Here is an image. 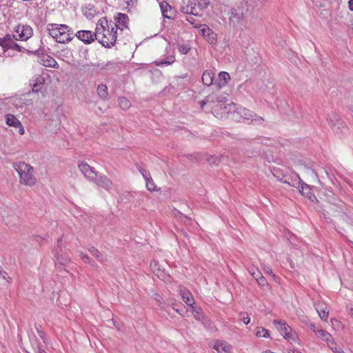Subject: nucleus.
Listing matches in <instances>:
<instances>
[{
	"instance_id": "obj_24",
	"label": "nucleus",
	"mask_w": 353,
	"mask_h": 353,
	"mask_svg": "<svg viewBox=\"0 0 353 353\" xmlns=\"http://www.w3.org/2000/svg\"><path fill=\"white\" fill-rule=\"evenodd\" d=\"M41 63L46 67H50L53 68H59V64L57 61L50 57V56H44L41 59Z\"/></svg>"
},
{
	"instance_id": "obj_32",
	"label": "nucleus",
	"mask_w": 353,
	"mask_h": 353,
	"mask_svg": "<svg viewBox=\"0 0 353 353\" xmlns=\"http://www.w3.org/2000/svg\"><path fill=\"white\" fill-rule=\"evenodd\" d=\"M248 270L255 280L262 275L260 270L253 265L248 267Z\"/></svg>"
},
{
	"instance_id": "obj_10",
	"label": "nucleus",
	"mask_w": 353,
	"mask_h": 353,
	"mask_svg": "<svg viewBox=\"0 0 353 353\" xmlns=\"http://www.w3.org/2000/svg\"><path fill=\"white\" fill-rule=\"evenodd\" d=\"M78 168L88 180L94 181V180L97 179L99 173L87 163L81 162L79 163Z\"/></svg>"
},
{
	"instance_id": "obj_31",
	"label": "nucleus",
	"mask_w": 353,
	"mask_h": 353,
	"mask_svg": "<svg viewBox=\"0 0 353 353\" xmlns=\"http://www.w3.org/2000/svg\"><path fill=\"white\" fill-rule=\"evenodd\" d=\"M192 309V314L196 320H201L203 319V312L201 307L194 306L192 305V306H190Z\"/></svg>"
},
{
	"instance_id": "obj_17",
	"label": "nucleus",
	"mask_w": 353,
	"mask_h": 353,
	"mask_svg": "<svg viewBox=\"0 0 353 353\" xmlns=\"http://www.w3.org/2000/svg\"><path fill=\"white\" fill-rule=\"evenodd\" d=\"M159 6L161 8V11L162 15L164 18L172 19L174 15L173 8L170 4L166 1H162L159 3Z\"/></svg>"
},
{
	"instance_id": "obj_62",
	"label": "nucleus",
	"mask_w": 353,
	"mask_h": 353,
	"mask_svg": "<svg viewBox=\"0 0 353 353\" xmlns=\"http://www.w3.org/2000/svg\"><path fill=\"white\" fill-rule=\"evenodd\" d=\"M61 239H59L58 241H57V243H58V245L60 246L61 245Z\"/></svg>"
},
{
	"instance_id": "obj_54",
	"label": "nucleus",
	"mask_w": 353,
	"mask_h": 353,
	"mask_svg": "<svg viewBox=\"0 0 353 353\" xmlns=\"http://www.w3.org/2000/svg\"><path fill=\"white\" fill-rule=\"evenodd\" d=\"M309 327L310 328V330L314 332L316 334V332L317 331H319L320 329H321V327H316L314 323H310L309 325Z\"/></svg>"
},
{
	"instance_id": "obj_23",
	"label": "nucleus",
	"mask_w": 353,
	"mask_h": 353,
	"mask_svg": "<svg viewBox=\"0 0 353 353\" xmlns=\"http://www.w3.org/2000/svg\"><path fill=\"white\" fill-rule=\"evenodd\" d=\"M299 190L300 192V193L307 197V198H309V199H312L313 196H314V194H312V190H311V187L307 185V183H305V182H303L302 181V183L300 184L299 185Z\"/></svg>"
},
{
	"instance_id": "obj_52",
	"label": "nucleus",
	"mask_w": 353,
	"mask_h": 353,
	"mask_svg": "<svg viewBox=\"0 0 353 353\" xmlns=\"http://www.w3.org/2000/svg\"><path fill=\"white\" fill-rule=\"evenodd\" d=\"M71 52H70V50L68 48H65V49H63L60 52H59V54L60 56H62V57H68V55L69 54H70Z\"/></svg>"
},
{
	"instance_id": "obj_3",
	"label": "nucleus",
	"mask_w": 353,
	"mask_h": 353,
	"mask_svg": "<svg viewBox=\"0 0 353 353\" xmlns=\"http://www.w3.org/2000/svg\"><path fill=\"white\" fill-rule=\"evenodd\" d=\"M49 34L58 43H65L73 38L72 29L65 24L49 23L47 26Z\"/></svg>"
},
{
	"instance_id": "obj_30",
	"label": "nucleus",
	"mask_w": 353,
	"mask_h": 353,
	"mask_svg": "<svg viewBox=\"0 0 353 353\" xmlns=\"http://www.w3.org/2000/svg\"><path fill=\"white\" fill-rule=\"evenodd\" d=\"M97 94L99 97L105 99L108 96V87L104 84H100L97 87Z\"/></svg>"
},
{
	"instance_id": "obj_21",
	"label": "nucleus",
	"mask_w": 353,
	"mask_h": 353,
	"mask_svg": "<svg viewBox=\"0 0 353 353\" xmlns=\"http://www.w3.org/2000/svg\"><path fill=\"white\" fill-rule=\"evenodd\" d=\"M214 72L213 70H207L203 72L202 75V82L204 85L210 86L212 84L214 79Z\"/></svg>"
},
{
	"instance_id": "obj_37",
	"label": "nucleus",
	"mask_w": 353,
	"mask_h": 353,
	"mask_svg": "<svg viewBox=\"0 0 353 353\" xmlns=\"http://www.w3.org/2000/svg\"><path fill=\"white\" fill-rule=\"evenodd\" d=\"M328 345L334 353H344L342 349L338 347L337 344L334 342V339H332V341H330V343H328Z\"/></svg>"
},
{
	"instance_id": "obj_53",
	"label": "nucleus",
	"mask_w": 353,
	"mask_h": 353,
	"mask_svg": "<svg viewBox=\"0 0 353 353\" xmlns=\"http://www.w3.org/2000/svg\"><path fill=\"white\" fill-rule=\"evenodd\" d=\"M35 353H47L44 349H43L39 344L34 347Z\"/></svg>"
},
{
	"instance_id": "obj_11",
	"label": "nucleus",
	"mask_w": 353,
	"mask_h": 353,
	"mask_svg": "<svg viewBox=\"0 0 353 353\" xmlns=\"http://www.w3.org/2000/svg\"><path fill=\"white\" fill-rule=\"evenodd\" d=\"M74 36L85 44H90L97 40L96 31L93 32L90 30H79Z\"/></svg>"
},
{
	"instance_id": "obj_43",
	"label": "nucleus",
	"mask_w": 353,
	"mask_h": 353,
	"mask_svg": "<svg viewBox=\"0 0 353 353\" xmlns=\"http://www.w3.org/2000/svg\"><path fill=\"white\" fill-rule=\"evenodd\" d=\"M139 171L142 174L144 179H148L150 178V176H151L150 172L144 168L139 167Z\"/></svg>"
},
{
	"instance_id": "obj_59",
	"label": "nucleus",
	"mask_w": 353,
	"mask_h": 353,
	"mask_svg": "<svg viewBox=\"0 0 353 353\" xmlns=\"http://www.w3.org/2000/svg\"><path fill=\"white\" fill-rule=\"evenodd\" d=\"M348 4H349V9L351 11H353V0H350L348 2Z\"/></svg>"
},
{
	"instance_id": "obj_38",
	"label": "nucleus",
	"mask_w": 353,
	"mask_h": 353,
	"mask_svg": "<svg viewBox=\"0 0 353 353\" xmlns=\"http://www.w3.org/2000/svg\"><path fill=\"white\" fill-rule=\"evenodd\" d=\"M145 181L147 189L149 191L152 192V191H154L156 190V185H155L152 179L151 178V176H150V178L148 179H145Z\"/></svg>"
},
{
	"instance_id": "obj_26",
	"label": "nucleus",
	"mask_w": 353,
	"mask_h": 353,
	"mask_svg": "<svg viewBox=\"0 0 353 353\" xmlns=\"http://www.w3.org/2000/svg\"><path fill=\"white\" fill-rule=\"evenodd\" d=\"M316 336L327 344L332 341L334 339L330 333L323 329H320L319 331L316 332Z\"/></svg>"
},
{
	"instance_id": "obj_9",
	"label": "nucleus",
	"mask_w": 353,
	"mask_h": 353,
	"mask_svg": "<svg viewBox=\"0 0 353 353\" xmlns=\"http://www.w3.org/2000/svg\"><path fill=\"white\" fill-rule=\"evenodd\" d=\"M273 323L274 326L276 327L279 333L288 340L294 339V334L292 332V328L289 326L286 323L279 321L274 320Z\"/></svg>"
},
{
	"instance_id": "obj_39",
	"label": "nucleus",
	"mask_w": 353,
	"mask_h": 353,
	"mask_svg": "<svg viewBox=\"0 0 353 353\" xmlns=\"http://www.w3.org/2000/svg\"><path fill=\"white\" fill-rule=\"evenodd\" d=\"M178 50L181 54H186L190 52V48L188 45L181 44L178 46Z\"/></svg>"
},
{
	"instance_id": "obj_44",
	"label": "nucleus",
	"mask_w": 353,
	"mask_h": 353,
	"mask_svg": "<svg viewBox=\"0 0 353 353\" xmlns=\"http://www.w3.org/2000/svg\"><path fill=\"white\" fill-rule=\"evenodd\" d=\"M79 256L84 261L85 263H91V259L89 256L82 251L78 252Z\"/></svg>"
},
{
	"instance_id": "obj_15",
	"label": "nucleus",
	"mask_w": 353,
	"mask_h": 353,
	"mask_svg": "<svg viewBox=\"0 0 353 353\" xmlns=\"http://www.w3.org/2000/svg\"><path fill=\"white\" fill-rule=\"evenodd\" d=\"M114 19L116 21V23L114 24L116 30L117 29L123 30L124 28H128L129 17L127 14L121 12L117 13V16L114 17Z\"/></svg>"
},
{
	"instance_id": "obj_33",
	"label": "nucleus",
	"mask_w": 353,
	"mask_h": 353,
	"mask_svg": "<svg viewBox=\"0 0 353 353\" xmlns=\"http://www.w3.org/2000/svg\"><path fill=\"white\" fill-rule=\"evenodd\" d=\"M118 102L119 106L123 110L128 109L131 105L130 101L125 97L119 98Z\"/></svg>"
},
{
	"instance_id": "obj_7",
	"label": "nucleus",
	"mask_w": 353,
	"mask_h": 353,
	"mask_svg": "<svg viewBox=\"0 0 353 353\" xmlns=\"http://www.w3.org/2000/svg\"><path fill=\"white\" fill-rule=\"evenodd\" d=\"M33 35L32 27L28 24L19 23L14 28L13 37L26 41Z\"/></svg>"
},
{
	"instance_id": "obj_42",
	"label": "nucleus",
	"mask_w": 353,
	"mask_h": 353,
	"mask_svg": "<svg viewBox=\"0 0 353 353\" xmlns=\"http://www.w3.org/2000/svg\"><path fill=\"white\" fill-rule=\"evenodd\" d=\"M43 81H44V80L43 78H41V77L37 78V82L33 84L32 91L36 92H39V86L40 85H42Z\"/></svg>"
},
{
	"instance_id": "obj_51",
	"label": "nucleus",
	"mask_w": 353,
	"mask_h": 353,
	"mask_svg": "<svg viewBox=\"0 0 353 353\" xmlns=\"http://www.w3.org/2000/svg\"><path fill=\"white\" fill-rule=\"evenodd\" d=\"M0 276L3 280H6L8 283H10L11 278L7 276V273L6 272H0Z\"/></svg>"
},
{
	"instance_id": "obj_34",
	"label": "nucleus",
	"mask_w": 353,
	"mask_h": 353,
	"mask_svg": "<svg viewBox=\"0 0 353 353\" xmlns=\"http://www.w3.org/2000/svg\"><path fill=\"white\" fill-rule=\"evenodd\" d=\"M175 61V58L174 56H170L168 58V60H162V61H155L154 63L157 66H163L164 65H169L174 63Z\"/></svg>"
},
{
	"instance_id": "obj_61",
	"label": "nucleus",
	"mask_w": 353,
	"mask_h": 353,
	"mask_svg": "<svg viewBox=\"0 0 353 353\" xmlns=\"http://www.w3.org/2000/svg\"><path fill=\"white\" fill-rule=\"evenodd\" d=\"M81 53H83L84 54L85 59H87L86 56L88 55V51L87 50H84V51L81 52Z\"/></svg>"
},
{
	"instance_id": "obj_25",
	"label": "nucleus",
	"mask_w": 353,
	"mask_h": 353,
	"mask_svg": "<svg viewBox=\"0 0 353 353\" xmlns=\"http://www.w3.org/2000/svg\"><path fill=\"white\" fill-rule=\"evenodd\" d=\"M230 74L227 72L222 71L219 72L217 79V86L219 88L225 85L230 80Z\"/></svg>"
},
{
	"instance_id": "obj_2",
	"label": "nucleus",
	"mask_w": 353,
	"mask_h": 353,
	"mask_svg": "<svg viewBox=\"0 0 353 353\" xmlns=\"http://www.w3.org/2000/svg\"><path fill=\"white\" fill-rule=\"evenodd\" d=\"M259 1L263 3L266 0H244L236 8H232L228 12L230 24L233 27H240L244 25L248 8L252 4Z\"/></svg>"
},
{
	"instance_id": "obj_40",
	"label": "nucleus",
	"mask_w": 353,
	"mask_h": 353,
	"mask_svg": "<svg viewBox=\"0 0 353 353\" xmlns=\"http://www.w3.org/2000/svg\"><path fill=\"white\" fill-rule=\"evenodd\" d=\"M256 281L258 283V284L262 288H268L269 287V284L267 282V280L263 275H261L260 277L256 279Z\"/></svg>"
},
{
	"instance_id": "obj_58",
	"label": "nucleus",
	"mask_w": 353,
	"mask_h": 353,
	"mask_svg": "<svg viewBox=\"0 0 353 353\" xmlns=\"http://www.w3.org/2000/svg\"><path fill=\"white\" fill-rule=\"evenodd\" d=\"M207 103H208V102L207 101L206 98H205V99H204V100H203V101H201L200 102V105H201V108H203L204 105H205V104H207Z\"/></svg>"
},
{
	"instance_id": "obj_57",
	"label": "nucleus",
	"mask_w": 353,
	"mask_h": 353,
	"mask_svg": "<svg viewBox=\"0 0 353 353\" xmlns=\"http://www.w3.org/2000/svg\"><path fill=\"white\" fill-rule=\"evenodd\" d=\"M88 263L92 266V268H93L96 270L97 269L98 266L92 259H91V263Z\"/></svg>"
},
{
	"instance_id": "obj_47",
	"label": "nucleus",
	"mask_w": 353,
	"mask_h": 353,
	"mask_svg": "<svg viewBox=\"0 0 353 353\" xmlns=\"http://www.w3.org/2000/svg\"><path fill=\"white\" fill-rule=\"evenodd\" d=\"M239 315L244 324L248 325L250 323V319L247 313L241 312L239 314Z\"/></svg>"
},
{
	"instance_id": "obj_20",
	"label": "nucleus",
	"mask_w": 353,
	"mask_h": 353,
	"mask_svg": "<svg viewBox=\"0 0 353 353\" xmlns=\"http://www.w3.org/2000/svg\"><path fill=\"white\" fill-rule=\"evenodd\" d=\"M179 292L183 301L188 305L192 306L194 304V298L189 290L185 288H180Z\"/></svg>"
},
{
	"instance_id": "obj_6",
	"label": "nucleus",
	"mask_w": 353,
	"mask_h": 353,
	"mask_svg": "<svg viewBox=\"0 0 353 353\" xmlns=\"http://www.w3.org/2000/svg\"><path fill=\"white\" fill-rule=\"evenodd\" d=\"M17 41H19V39H16L13 37V34H8L5 37L0 38V46L2 48L3 52L6 53L9 50L18 52L26 50V48L17 43Z\"/></svg>"
},
{
	"instance_id": "obj_29",
	"label": "nucleus",
	"mask_w": 353,
	"mask_h": 353,
	"mask_svg": "<svg viewBox=\"0 0 353 353\" xmlns=\"http://www.w3.org/2000/svg\"><path fill=\"white\" fill-rule=\"evenodd\" d=\"M95 66L101 70H108L114 71L116 69L115 63L111 61H108L105 63L103 62L101 63H99L97 65H95Z\"/></svg>"
},
{
	"instance_id": "obj_28",
	"label": "nucleus",
	"mask_w": 353,
	"mask_h": 353,
	"mask_svg": "<svg viewBox=\"0 0 353 353\" xmlns=\"http://www.w3.org/2000/svg\"><path fill=\"white\" fill-rule=\"evenodd\" d=\"M88 250L90 253L101 263H103L105 261L103 254L94 246L89 247Z\"/></svg>"
},
{
	"instance_id": "obj_36",
	"label": "nucleus",
	"mask_w": 353,
	"mask_h": 353,
	"mask_svg": "<svg viewBox=\"0 0 353 353\" xmlns=\"http://www.w3.org/2000/svg\"><path fill=\"white\" fill-rule=\"evenodd\" d=\"M255 334L258 337L268 338L270 336L268 330L263 327L257 328Z\"/></svg>"
},
{
	"instance_id": "obj_63",
	"label": "nucleus",
	"mask_w": 353,
	"mask_h": 353,
	"mask_svg": "<svg viewBox=\"0 0 353 353\" xmlns=\"http://www.w3.org/2000/svg\"><path fill=\"white\" fill-rule=\"evenodd\" d=\"M292 353H302V352H300V351H299V350H293V351H292Z\"/></svg>"
},
{
	"instance_id": "obj_4",
	"label": "nucleus",
	"mask_w": 353,
	"mask_h": 353,
	"mask_svg": "<svg viewBox=\"0 0 353 353\" xmlns=\"http://www.w3.org/2000/svg\"><path fill=\"white\" fill-rule=\"evenodd\" d=\"M13 168L19 174L20 183L28 186H32L37 182L34 175V168L25 162H17L13 164Z\"/></svg>"
},
{
	"instance_id": "obj_22",
	"label": "nucleus",
	"mask_w": 353,
	"mask_h": 353,
	"mask_svg": "<svg viewBox=\"0 0 353 353\" xmlns=\"http://www.w3.org/2000/svg\"><path fill=\"white\" fill-rule=\"evenodd\" d=\"M203 35L206 38L208 43L213 44L216 41V34H215L209 28H203L201 30Z\"/></svg>"
},
{
	"instance_id": "obj_55",
	"label": "nucleus",
	"mask_w": 353,
	"mask_h": 353,
	"mask_svg": "<svg viewBox=\"0 0 353 353\" xmlns=\"http://www.w3.org/2000/svg\"><path fill=\"white\" fill-rule=\"evenodd\" d=\"M348 314L350 315L352 318H353V305H350L347 307Z\"/></svg>"
},
{
	"instance_id": "obj_12",
	"label": "nucleus",
	"mask_w": 353,
	"mask_h": 353,
	"mask_svg": "<svg viewBox=\"0 0 353 353\" xmlns=\"http://www.w3.org/2000/svg\"><path fill=\"white\" fill-rule=\"evenodd\" d=\"M279 181L285 184L294 188H299L300 184L302 183V179L300 178L297 173H293L292 175H284Z\"/></svg>"
},
{
	"instance_id": "obj_49",
	"label": "nucleus",
	"mask_w": 353,
	"mask_h": 353,
	"mask_svg": "<svg viewBox=\"0 0 353 353\" xmlns=\"http://www.w3.org/2000/svg\"><path fill=\"white\" fill-rule=\"evenodd\" d=\"M216 100L218 103H225L228 101V97L225 95H216Z\"/></svg>"
},
{
	"instance_id": "obj_1",
	"label": "nucleus",
	"mask_w": 353,
	"mask_h": 353,
	"mask_svg": "<svg viewBox=\"0 0 353 353\" xmlns=\"http://www.w3.org/2000/svg\"><path fill=\"white\" fill-rule=\"evenodd\" d=\"M97 40L104 47L111 48L117 41V30L111 24L110 27L108 21L105 19H101L96 26Z\"/></svg>"
},
{
	"instance_id": "obj_60",
	"label": "nucleus",
	"mask_w": 353,
	"mask_h": 353,
	"mask_svg": "<svg viewBox=\"0 0 353 353\" xmlns=\"http://www.w3.org/2000/svg\"><path fill=\"white\" fill-rule=\"evenodd\" d=\"M172 307L173 310H174L176 312L180 313L179 310L177 308H176V304L172 303Z\"/></svg>"
},
{
	"instance_id": "obj_27",
	"label": "nucleus",
	"mask_w": 353,
	"mask_h": 353,
	"mask_svg": "<svg viewBox=\"0 0 353 353\" xmlns=\"http://www.w3.org/2000/svg\"><path fill=\"white\" fill-rule=\"evenodd\" d=\"M12 103L17 108H22L26 104V99L24 96H14L11 98Z\"/></svg>"
},
{
	"instance_id": "obj_8",
	"label": "nucleus",
	"mask_w": 353,
	"mask_h": 353,
	"mask_svg": "<svg viewBox=\"0 0 353 353\" xmlns=\"http://www.w3.org/2000/svg\"><path fill=\"white\" fill-rule=\"evenodd\" d=\"M235 114L236 116H239V118H241L243 120L250 121L255 124H261L263 121V119L262 117L256 115L251 110L241 106L235 109L234 115Z\"/></svg>"
},
{
	"instance_id": "obj_19",
	"label": "nucleus",
	"mask_w": 353,
	"mask_h": 353,
	"mask_svg": "<svg viewBox=\"0 0 353 353\" xmlns=\"http://www.w3.org/2000/svg\"><path fill=\"white\" fill-rule=\"evenodd\" d=\"M314 305L319 317L323 321H327L329 314V312L327 310V307L324 305L323 303H316Z\"/></svg>"
},
{
	"instance_id": "obj_56",
	"label": "nucleus",
	"mask_w": 353,
	"mask_h": 353,
	"mask_svg": "<svg viewBox=\"0 0 353 353\" xmlns=\"http://www.w3.org/2000/svg\"><path fill=\"white\" fill-rule=\"evenodd\" d=\"M125 1L128 6H133L137 0H125Z\"/></svg>"
},
{
	"instance_id": "obj_14",
	"label": "nucleus",
	"mask_w": 353,
	"mask_h": 353,
	"mask_svg": "<svg viewBox=\"0 0 353 353\" xmlns=\"http://www.w3.org/2000/svg\"><path fill=\"white\" fill-rule=\"evenodd\" d=\"M180 11L184 14H190L194 16L199 15L196 11L195 0H183Z\"/></svg>"
},
{
	"instance_id": "obj_16",
	"label": "nucleus",
	"mask_w": 353,
	"mask_h": 353,
	"mask_svg": "<svg viewBox=\"0 0 353 353\" xmlns=\"http://www.w3.org/2000/svg\"><path fill=\"white\" fill-rule=\"evenodd\" d=\"M95 183L106 190H110L112 188V182L111 180L105 175L98 174L97 179L94 180Z\"/></svg>"
},
{
	"instance_id": "obj_46",
	"label": "nucleus",
	"mask_w": 353,
	"mask_h": 353,
	"mask_svg": "<svg viewBox=\"0 0 353 353\" xmlns=\"http://www.w3.org/2000/svg\"><path fill=\"white\" fill-rule=\"evenodd\" d=\"M197 2L201 9L206 8L210 4L209 0H197Z\"/></svg>"
},
{
	"instance_id": "obj_64",
	"label": "nucleus",
	"mask_w": 353,
	"mask_h": 353,
	"mask_svg": "<svg viewBox=\"0 0 353 353\" xmlns=\"http://www.w3.org/2000/svg\"><path fill=\"white\" fill-rule=\"evenodd\" d=\"M262 140L265 141V143H267V141H269L268 139H263Z\"/></svg>"
},
{
	"instance_id": "obj_13",
	"label": "nucleus",
	"mask_w": 353,
	"mask_h": 353,
	"mask_svg": "<svg viewBox=\"0 0 353 353\" xmlns=\"http://www.w3.org/2000/svg\"><path fill=\"white\" fill-rule=\"evenodd\" d=\"M5 119H6V123L7 125H8L9 126L13 127V128H18L19 129L18 132H19V134H21V135L24 134V133H25L24 128L21 123V122L15 116H14L13 114H7L5 116Z\"/></svg>"
},
{
	"instance_id": "obj_5",
	"label": "nucleus",
	"mask_w": 353,
	"mask_h": 353,
	"mask_svg": "<svg viewBox=\"0 0 353 353\" xmlns=\"http://www.w3.org/2000/svg\"><path fill=\"white\" fill-rule=\"evenodd\" d=\"M327 121L332 131L338 135H343L347 133L348 128L346 123L341 119L336 113H331L327 116Z\"/></svg>"
},
{
	"instance_id": "obj_48",
	"label": "nucleus",
	"mask_w": 353,
	"mask_h": 353,
	"mask_svg": "<svg viewBox=\"0 0 353 353\" xmlns=\"http://www.w3.org/2000/svg\"><path fill=\"white\" fill-rule=\"evenodd\" d=\"M70 261L69 259L63 258L62 256H57V263L62 265H65Z\"/></svg>"
},
{
	"instance_id": "obj_50",
	"label": "nucleus",
	"mask_w": 353,
	"mask_h": 353,
	"mask_svg": "<svg viewBox=\"0 0 353 353\" xmlns=\"http://www.w3.org/2000/svg\"><path fill=\"white\" fill-rule=\"evenodd\" d=\"M205 98L208 103H214L215 102H217L216 100V94H210L207 96Z\"/></svg>"
},
{
	"instance_id": "obj_18",
	"label": "nucleus",
	"mask_w": 353,
	"mask_h": 353,
	"mask_svg": "<svg viewBox=\"0 0 353 353\" xmlns=\"http://www.w3.org/2000/svg\"><path fill=\"white\" fill-rule=\"evenodd\" d=\"M214 348L219 353H232V345L226 341H218L215 343Z\"/></svg>"
},
{
	"instance_id": "obj_45",
	"label": "nucleus",
	"mask_w": 353,
	"mask_h": 353,
	"mask_svg": "<svg viewBox=\"0 0 353 353\" xmlns=\"http://www.w3.org/2000/svg\"><path fill=\"white\" fill-rule=\"evenodd\" d=\"M263 270L265 274L271 275L273 278H276V275L273 273L272 268L270 266L264 265H263Z\"/></svg>"
},
{
	"instance_id": "obj_41",
	"label": "nucleus",
	"mask_w": 353,
	"mask_h": 353,
	"mask_svg": "<svg viewBox=\"0 0 353 353\" xmlns=\"http://www.w3.org/2000/svg\"><path fill=\"white\" fill-rule=\"evenodd\" d=\"M36 329H37L38 335L43 340V343L45 344H48V338L47 337V335L45 333V332L39 329L38 327H36Z\"/></svg>"
},
{
	"instance_id": "obj_35",
	"label": "nucleus",
	"mask_w": 353,
	"mask_h": 353,
	"mask_svg": "<svg viewBox=\"0 0 353 353\" xmlns=\"http://www.w3.org/2000/svg\"><path fill=\"white\" fill-rule=\"evenodd\" d=\"M94 9V6L92 4H88L85 8H83V13L85 14L87 17L92 18L94 17V13L92 12Z\"/></svg>"
}]
</instances>
